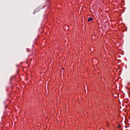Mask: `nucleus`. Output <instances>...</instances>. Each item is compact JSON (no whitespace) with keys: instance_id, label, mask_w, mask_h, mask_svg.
<instances>
[{"instance_id":"obj_2","label":"nucleus","mask_w":130,"mask_h":130,"mask_svg":"<svg viewBox=\"0 0 130 130\" xmlns=\"http://www.w3.org/2000/svg\"><path fill=\"white\" fill-rule=\"evenodd\" d=\"M88 22H91V21H93V18L92 17H88Z\"/></svg>"},{"instance_id":"obj_1","label":"nucleus","mask_w":130,"mask_h":130,"mask_svg":"<svg viewBox=\"0 0 130 130\" xmlns=\"http://www.w3.org/2000/svg\"><path fill=\"white\" fill-rule=\"evenodd\" d=\"M42 9H43V6H40L38 7H37L34 11V13H37V12H39V11H40V10H42Z\"/></svg>"},{"instance_id":"obj_3","label":"nucleus","mask_w":130,"mask_h":130,"mask_svg":"<svg viewBox=\"0 0 130 130\" xmlns=\"http://www.w3.org/2000/svg\"><path fill=\"white\" fill-rule=\"evenodd\" d=\"M121 127V126L120 125H118V128H120Z\"/></svg>"}]
</instances>
